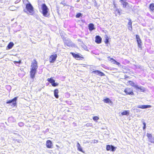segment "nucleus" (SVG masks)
<instances>
[{"label": "nucleus", "mask_w": 154, "mask_h": 154, "mask_svg": "<svg viewBox=\"0 0 154 154\" xmlns=\"http://www.w3.org/2000/svg\"><path fill=\"white\" fill-rule=\"evenodd\" d=\"M108 42H109L108 39H106V41H105V43L107 44L108 43Z\"/></svg>", "instance_id": "58836bf2"}, {"label": "nucleus", "mask_w": 154, "mask_h": 154, "mask_svg": "<svg viewBox=\"0 0 154 154\" xmlns=\"http://www.w3.org/2000/svg\"><path fill=\"white\" fill-rule=\"evenodd\" d=\"M18 140H17V141L18 142H19V143L20 142H19V141H18Z\"/></svg>", "instance_id": "8fccbe9b"}, {"label": "nucleus", "mask_w": 154, "mask_h": 154, "mask_svg": "<svg viewBox=\"0 0 154 154\" xmlns=\"http://www.w3.org/2000/svg\"><path fill=\"white\" fill-rule=\"evenodd\" d=\"M46 146L48 148H51L52 146V142L50 140H48L46 141Z\"/></svg>", "instance_id": "ddd939ff"}, {"label": "nucleus", "mask_w": 154, "mask_h": 154, "mask_svg": "<svg viewBox=\"0 0 154 154\" xmlns=\"http://www.w3.org/2000/svg\"><path fill=\"white\" fill-rule=\"evenodd\" d=\"M93 2H94V6L97 7V2H96L95 0H93Z\"/></svg>", "instance_id": "473e14b6"}, {"label": "nucleus", "mask_w": 154, "mask_h": 154, "mask_svg": "<svg viewBox=\"0 0 154 154\" xmlns=\"http://www.w3.org/2000/svg\"><path fill=\"white\" fill-rule=\"evenodd\" d=\"M128 84L129 85L132 86L134 88H135V87H136V85H137L135 84L134 82L131 81H129L128 82Z\"/></svg>", "instance_id": "a211bd4d"}, {"label": "nucleus", "mask_w": 154, "mask_h": 154, "mask_svg": "<svg viewBox=\"0 0 154 154\" xmlns=\"http://www.w3.org/2000/svg\"><path fill=\"white\" fill-rule=\"evenodd\" d=\"M104 102L106 103H109L110 101V99L109 98H106L104 100Z\"/></svg>", "instance_id": "cd10ccee"}, {"label": "nucleus", "mask_w": 154, "mask_h": 154, "mask_svg": "<svg viewBox=\"0 0 154 154\" xmlns=\"http://www.w3.org/2000/svg\"><path fill=\"white\" fill-rule=\"evenodd\" d=\"M128 26H132V22L131 20H129V22H128Z\"/></svg>", "instance_id": "c9c22d12"}, {"label": "nucleus", "mask_w": 154, "mask_h": 154, "mask_svg": "<svg viewBox=\"0 0 154 154\" xmlns=\"http://www.w3.org/2000/svg\"><path fill=\"white\" fill-rule=\"evenodd\" d=\"M47 81L51 84V85L53 84L54 82H55V81L52 78H48Z\"/></svg>", "instance_id": "4be33fe9"}, {"label": "nucleus", "mask_w": 154, "mask_h": 154, "mask_svg": "<svg viewBox=\"0 0 154 154\" xmlns=\"http://www.w3.org/2000/svg\"><path fill=\"white\" fill-rule=\"evenodd\" d=\"M125 78H127L128 77L127 75H125Z\"/></svg>", "instance_id": "c03bdc74"}, {"label": "nucleus", "mask_w": 154, "mask_h": 154, "mask_svg": "<svg viewBox=\"0 0 154 154\" xmlns=\"http://www.w3.org/2000/svg\"><path fill=\"white\" fill-rule=\"evenodd\" d=\"M99 71L97 70L94 71H93L91 72L92 73H94L96 75H98V73L99 72Z\"/></svg>", "instance_id": "c85d7f7f"}, {"label": "nucleus", "mask_w": 154, "mask_h": 154, "mask_svg": "<svg viewBox=\"0 0 154 154\" xmlns=\"http://www.w3.org/2000/svg\"><path fill=\"white\" fill-rule=\"evenodd\" d=\"M37 70L31 69L30 71V76L32 79H34L35 76V74Z\"/></svg>", "instance_id": "9b49d317"}, {"label": "nucleus", "mask_w": 154, "mask_h": 154, "mask_svg": "<svg viewBox=\"0 0 154 154\" xmlns=\"http://www.w3.org/2000/svg\"><path fill=\"white\" fill-rule=\"evenodd\" d=\"M65 45L69 47H74L75 45L69 39L65 40L64 41Z\"/></svg>", "instance_id": "7ed1b4c3"}, {"label": "nucleus", "mask_w": 154, "mask_h": 154, "mask_svg": "<svg viewBox=\"0 0 154 154\" xmlns=\"http://www.w3.org/2000/svg\"><path fill=\"white\" fill-rule=\"evenodd\" d=\"M42 14L45 17H48L49 16V14L48 12V9L45 4H43L42 5Z\"/></svg>", "instance_id": "f257e3e1"}, {"label": "nucleus", "mask_w": 154, "mask_h": 154, "mask_svg": "<svg viewBox=\"0 0 154 154\" xmlns=\"http://www.w3.org/2000/svg\"><path fill=\"white\" fill-rule=\"evenodd\" d=\"M99 117H98L97 116H94L93 117V119L94 120V121H97V120H98V119H99Z\"/></svg>", "instance_id": "2f4dec72"}, {"label": "nucleus", "mask_w": 154, "mask_h": 154, "mask_svg": "<svg viewBox=\"0 0 154 154\" xmlns=\"http://www.w3.org/2000/svg\"><path fill=\"white\" fill-rule=\"evenodd\" d=\"M143 126H146V124L144 122H143Z\"/></svg>", "instance_id": "79ce46f5"}, {"label": "nucleus", "mask_w": 154, "mask_h": 154, "mask_svg": "<svg viewBox=\"0 0 154 154\" xmlns=\"http://www.w3.org/2000/svg\"><path fill=\"white\" fill-rule=\"evenodd\" d=\"M120 2L122 4L123 7L124 8L126 7V6L128 4L127 2H125L123 0H121Z\"/></svg>", "instance_id": "6ab92c4d"}, {"label": "nucleus", "mask_w": 154, "mask_h": 154, "mask_svg": "<svg viewBox=\"0 0 154 154\" xmlns=\"http://www.w3.org/2000/svg\"><path fill=\"white\" fill-rule=\"evenodd\" d=\"M56 146L57 147H59V146L57 145H56Z\"/></svg>", "instance_id": "3c124183"}, {"label": "nucleus", "mask_w": 154, "mask_h": 154, "mask_svg": "<svg viewBox=\"0 0 154 154\" xmlns=\"http://www.w3.org/2000/svg\"><path fill=\"white\" fill-rule=\"evenodd\" d=\"M88 28L90 31H92L94 29V25L93 23H90L88 25Z\"/></svg>", "instance_id": "f3484780"}, {"label": "nucleus", "mask_w": 154, "mask_h": 154, "mask_svg": "<svg viewBox=\"0 0 154 154\" xmlns=\"http://www.w3.org/2000/svg\"><path fill=\"white\" fill-rule=\"evenodd\" d=\"M135 88L136 89L140 90V91L141 92H144L145 91V88L143 86L139 87L137 85L136 87H135Z\"/></svg>", "instance_id": "2eb2a0df"}, {"label": "nucleus", "mask_w": 154, "mask_h": 154, "mask_svg": "<svg viewBox=\"0 0 154 154\" xmlns=\"http://www.w3.org/2000/svg\"><path fill=\"white\" fill-rule=\"evenodd\" d=\"M149 8L151 11H153L154 10V4L152 3L150 4L149 5Z\"/></svg>", "instance_id": "b1692460"}, {"label": "nucleus", "mask_w": 154, "mask_h": 154, "mask_svg": "<svg viewBox=\"0 0 154 154\" xmlns=\"http://www.w3.org/2000/svg\"><path fill=\"white\" fill-rule=\"evenodd\" d=\"M19 124L23 125V123H20Z\"/></svg>", "instance_id": "09e8293b"}, {"label": "nucleus", "mask_w": 154, "mask_h": 154, "mask_svg": "<svg viewBox=\"0 0 154 154\" xmlns=\"http://www.w3.org/2000/svg\"><path fill=\"white\" fill-rule=\"evenodd\" d=\"M136 38L137 39V42L141 40L140 39V38L139 36L137 35H136Z\"/></svg>", "instance_id": "7c9ffc66"}, {"label": "nucleus", "mask_w": 154, "mask_h": 154, "mask_svg": "<svg viewBox=\"0 0 154 154\" xmlns=\"http://www.w3.org/2000/svg\"><path fill=\"white\" fill-rule=\"evenodd\" d=\"M116 11H117L118 13L119 14L120 13V12H119V10L117 8L116 9Z\"/></svg>", "instance_id": "ea45409f"}, {"label": "nucleus", "mask_w": 154, "mask_h": 154, "mask_svg": "<svg viewBox=\"0 0 154 154\" xmlns=\"http://www.w3.org/2000/svg\"><path fill=\"white\" fill-rule=\"evenodd\" d=\"M128 29L130 30V31H131L132 30V26H128Z\"/></svg>", "instance_id": "e433bc0d"}, {"label": "nucleus", "mask_w": 154, "mask_h": 154, "mask_svg": "<svg viewBox=\"0 0 154 154\" xmlns=\"http://www.w3.org/2000/svg\"><path fill=\"white\" fill-rule=\"evenodd\" d=\"M86 48V47L85 46H84V48L85 49Z\"/></svg>", "instance_id": "a18cd8bd"}, {"label": "nucleus", "mask_w": 154, "mask_h": 154, "mask_svg": "<svg viewBox=\"0 0 154 154\" xmlns=\"http://www.w3.org/2000/svg\"><path fill=\"white\" fill-rule=\"evenodd\" d=\"M132 109H133V111H134V112H139L140 111V109H136L135 108H132Z\"/></svg>", "instance_id": "a878e982"}, {"label": "nucleus", "mask_w": 154, "mask_h": 154, "mask_svg": "<svg viewBox=\"0 0 154 154\" xmlns=\"http://www.w3.org/2000/svg\"><path fill=\"white\" fill-rule=\"evenodd\" d=\"M129 111L128 110H125L122 112L121 114L122 115H128L129 114Z\"/></svg>", "instance_id": "412c9836"}, {"label": "nucleus", "mask_w": 154, "mask_h": 154, "mask_svg": "<svg viewBox=\"0 0 154 154\" xmlns=\"http://www.w3.org/2000/svg\"><path fill=\"white\" fill-rule=\"evenodd\" d=\"M26 8L30 14L32 15L33 14V8L31 4H27L26 6Z\"/></svg>", "instance_id": "f03ea898"}, {"label": "nucleus", "mask_w": 154, "mask_h": 154, "mask_svg": "<svg viewBox=\"0 0 154 154\" xmlns=\"http://www.w3.org/2000/svg\"><path fill=\"white\" fill-rule=\"evenodd\" d=\"M14 45V44L12 42H10L8 45L7 48L9 49H10L12 48Z\"/></svg>", "instance_id": "5701e85b"}, {"label": "nucleus", "mask_w": 154, "mask_h": 154, "mask_svg": "<svg viewBox=\"0 0 154 154\" xmlns=\"http://www.w3.org/2000/svg\"><path fill=\"white\" fill-rule=\"evenodd\" d=\"M17 97H15L14 99L12 100H10L7 102V103L9 104L12 103V105L14 106H15L17 104L16 101L17 100Z\"/></svg>", "instance_id": "39448f33"}, {"label": "nucleus", "mask_w": 154, "mask_h": 154, "mask_svg": "<svg viewBox=\"0 0 154 154\" xmlns=\"http://www.w3.org/2000/svg\"><path fill=\"white\" fill-rule=\"evenodd\" d=\"M52 86L54 87H55L58 85V84L57 83H55V82L53 83V84H52Z\"/></svg>", "instance_id": "72a5a7b5"}, {"label": "nucleus", "mask_w": 154, "mask_h": 154, "mask_svg": "<svg viewBox=\"0 0 154 154\" xmlns=\"http://www.w3.org/2000/svg\"><path fill=\"white\" fill-rule=\"evenodd\" d=\"M147 136L148 138V141L151 143H154V138L152 136V134L147 133Z\"/></svg>", "instance_id": "6e6552de"}, {"label": "nucleus", "mask_w": 154, "mask_h": 154, "mask_svg": "<svg viewBox=\"0 0 154 154\" xmlns=\"http://www.w3.org/2000/svg\"><path fill=\"white\" fill-rule=\"evenodd\" d=\"M57 55V54H53L50 56L49 58L50 62L51 63H53L55 61Z\"/></svg>", "instance_id": "0eeeda50"}, {"label": "nucleus", "mask_w": 154, "mask_h": 154, "mask_svg": "<svg viewBox=\"0 0 154 154\" xmlns=\"http://www.w3.org/2000/svg\"><path fill=\"white\" fill-rule=\"evenodd\" d=\"M21 63V60H20L18 61H14V63L17 66H19V65H18L17 64H19Z\"/></svg>", "instance_id": "bb28decb"}, {"label": "nucleus", "mask_w": 154, "mask_h": 154, "mask_svg": "<svg viewBox=\"0 0 154 154\" xmlns=\"http://www.w3.org/2000/svg\"><path fill=\"white\" fill-rule=\"evenodd\" d=\"M95 42L97 43L100 44L101 42L102 38L98 35H97L95 37Z\"/></svg>", "instance_id": "f8f14e48"}, {"label": "nucleus", "mask_w": 154, "mask_h": 154, "mask_svg": "<svg viewBox=\"0 0 154 154\" xmlns=\"http://www.w3.org/2000/svg\"><path fill=\"white\" fill-rule=\"evenodd\" d=\"M11 10H11V9H10Z\"/></svg>", "instance_id": "603ef678"}, {"label": "nucleus", "mask_w": 154, "mask_h": 154, "mask_svg": "<svg viewBox=\"0 0 154 154\" xmlns=\"http://www.w3.org/2000/svg\"><path fill=\"white\" fill-rule=\"evenodd\" d=\"M58 89H56L54 90V96L55 97L57 98H58L59 97V96L58 95Z\"/></svg>", "instance_id": "dca6fc26"}, {"label": "nucleus", "mask_w": 154, "mask_h": 154, "mask_svg": "<svg viewBox=\"0 0 154 154\" xmlns=\"http://www.w3.org/2000/svg\"><path fill=\"white\" fill-rule=\"evenodd\" d=\"M137 42L138 47L139 48H141L142 45V42L141 40L138 41Z\"/></svg>", "instance_id": "393cba45"}, {"label": "nucleus", "mask_w": 154, "mask_h": 154, "mask_svg": "<svg viewBox=\"0 0 154 154\" xmlns=\"http://www.w3.org/2000/svg\"><path fill=\"white\" fill-rule=\"evenodd\" d=\"M113 5H114V6L115 7V8H116V5L115 4V2H113Z\"/></svg>", "instance_id": "a19ab883"}, {"label": "nucleus", "mask_w": 154, "mask_h": 154, "mask_svg": "<svg viewBox=\"0 0 154 154\" xmlns=\"http://www.w3.org/2000/svg\"><path fill=\"white\" fill-rule=\"evenodd\" d=\"M79 1H80V0H77V2H79Z\"/></svg>", "instance_id": "49530a36"}, {"label": "nucleus", "mask_w": 154, "mask_h": 154, "mask_svg": "<svg viewBox=\"0 0 154 154\" xmlns=\"http://www.w3.org/2000/svg\"><path fill=\"white\" fill-rule=\"evenodd\" d=\"M24 11L25 12L27 13V14H28V13L26 11H25V10H24Z\"/></svg>", "instance_id": "de8ad7c7"}, {"label": "nucleus", "mask_w": 154, "mask_h": 154, "mask_svg": "<svg viewBox=\"0 0 154 154\" xmlns=\"http://www.w3.org/2000/svg\"><path fill=\"white\" fill-rule=\"evenodd\" d=\"M77 147L78 149L79 150L82 152H84L82 150V147L81 146L80 144L78 142L77 143Z\"/></svg>", "instance_id": "aec40b11"}, {"label": "nucleus", "mask_w": 154, "mask_h": 154, "mask_svg": "<svg viewBox=\"0 0 154 154\" xmlns=\"http://www.w3.org/2000/svg\"><path fill=\"white\" fill-rule=\"evenodd\" d=\"M124 92L127 94L129 95H134V93L133 92L131 88H127L124 90Z\"/></svg>", "instance_id": "1a4fd4ad"}, {"label": "nucleus", "mask_w": 154, "mask_h": 154, "mask_svg": "<svg viewBox=\"0 0 154 154\" xmlns=\"http://www.w3.org/2000/svg\"><path fill=\"white\" fill-rule=\"evenodd\" d=\"M114 60L116 64L118 65L120 64V63H119L118 62L116 61L115 60Z\"/></svg>", "instance_id": "4c0bfd02"}, {"label": "nucleus", "mask_w": 154, "mask_h": 154, "mask_svg": "<svg viewBox=\"0 0 154 154\" xmlns=\"http://www.w3.org/2000/svg\"><path fill=\"white\" fill-rule=\"evenodd\" d=\"M137 108H141L142 109H145L148 108H150L151 107V106L150 105H138L137 106Z\"/></svg>", "instance_id": "9d476101"}, {"label": "nucleus", "mask_w": 154, "mask_h": 154, "mask_svg": "<svg viewBox=\"0 0 154 154\" xmlns=\"http://www.w3.org/2000/svg\"><path fill=\"white\" fill-rule=\"evenodd\" d=\"M116 147H114L112 145H108L106 146V149L107 151L110 150L113 152L116 150Z\"/></svg>", "instance_id": "423d86ee"}, {"label": "nucleus", "mask_w": 154, "mask_h": 154, "mask_svg": "<svg viewBox=\"0 0 154 154\" xmlns=\"http://www.w3.org/2000/svg\"><path fill=\"white\" fill-rule=\"evenodd\" d=\"M71 54L74 57L76 58L77 59L79 60L81 58H82L78 54H75L73 53H71Z\"/></svg>", "instance_id": "4468645a"}, {"label": "nucleus", "mask_w": 154, "mask_h": 154, "mask_svg": "<svg viewBox=\"0 0 154 154\" xmlns=\"http://www.w3.org/2000/svg\"><path fill=\"white\" fill-rule=\"evenodd\" d=\"M38 67L37 61L34 60V62L31 63V69L37 70Z\"/></svg>", "instance_id": "20e7f679"}, {"label": "nucleus", "mask_w": 154, "mask_h": 154, "mask_svg": "<svg viewBox=\"0 0 154 154\" xmlns=\"http://www.w3.org/2000/svg\"><path fill=\"white\" fill-rule=\"evenodd\" d=\"M81 15V14L80 13H79L77 14L76 15V17L77 18H79V17Z\"/></svg>", "instance_id": "f704fd0d"}, {"label": "nucleus", "mask_w": 154, "mask_h": 154, "mask_svg": "<svg viewBox=\"0 0 154 154\" xmlns=\"http://www.w3.org/2000/svg\"><path fill=\"white\" fill-rule=\"evenodd\" d=\"M146 128V126H143V129L145 130Z\"/></svg>", "instance_id": "37998d69"}, {"label": "nucleus", "mask_w": 154, "mask_h": 154, "mask_svg": "<svg viewBox=\"0 0 154 154\" xmlns=\"http://www.w3.org/2000/svg\"><path fill=\"white\" fill-rule=\"evenodd\" d=\"M98 75L100 76H102L105 75V74L103 72L99 71L98 73Z\"/></svg>", "instance_id": "c756f323"}]
</instances>
